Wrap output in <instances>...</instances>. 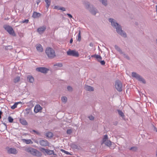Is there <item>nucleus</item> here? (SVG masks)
Instances as JSON below:
<instances>
[{
    "mask_svg": "<svg viewBox=\"0 0 157 157\" xmlns=\"http://www.w3.org/2000/svg\"><path fill=\"white\" fill-rule=\"evenodd\" d=\"M90 46L91 47H93V44L92 43H90Z\"/></svg>",
    "mask_w": 157,
    "mask_h": 157,
    "instance_id": "6e6d98bb",
    "label": "nucleus"
},
{
    "mask_svg": "<svg viewBox=\"0 0 157 157\" xmlns=\"http://www.w3.org/2000/svg\"><path fill=\"white\" fill-rule=\"evenodd\" d=\"M132 75L133 77L135 78L139 81L142 82L144 84L146 83V82L145 79L138 74L133 72H132Z\"/></svg>",
    "mask_w": 157,
    "mask_h": 157,
    "instance_id": "20e7f679",
    "label": "nucleus"
},
{
    "mask_svg": "<svg viewBox=\"0 0 157 157\" xmlns=\"http://www.w3.org/2000/svg\"><path fill=\"white\" fill-rule=\"evenodd\" d=\"M59 9L63 11H65L66 10L65 8L63 7H60Z\"/></svg>",
    "mask_w": 157,
    "mask_h": 157,
    "instance_id": "09e8293b",
    "label": "nucleus"
},
{
    "mask_svg": "<svg viewBox=\"0 0 157 157\" xmlns=\"http://www.w3.org/2000/svg\"><path fill=\"white\" fill-rule=\"evenodd\" d=\"M114 47L115 49L118 51L120 54H121L123 53V52L122 51L121 49L117 45H115L114 46Z\"/></svg>",
    "mask_w": 157,
    "mask_h": 157,
    "instance_id": "b1692460",
    "label": "nucleus"
},
{
    "mask_svg": "<svg viewBox=\"0 0 157 157\" xmlns=\"http://www.w3.org/2000/svg\"><path fill=\"white\" fill-rule=\"evenodd\" d=\"M67 54L69 56H71L76 57H78L79 56V54L78 52L76 51V50H71L69 49L68 50L67 52Z\"/></svg>",
    "mask_w": 157,
    "mask_h": 157,
    "instance_id": "423d86ee",
    "label": "nucleus"
},
{
    "mask_svg": "<svg viewBox=\"0 0 157 157\" xmlns=\"http://www.w3.org/2000/svg\"><path fill=\"white\" fill-rule=\"evenodd\" d=\"M31 110V109L30 108H27L25 109V111L26 113H25V116H27L28 114H29Z\"/></svg>",
    "mask_w": 157,
    "mask_h": 157,
    "instance_id": "7c9ffc66",
    "label": "nucleus"
},
{
    "mask_svg": "<svg viewBox=\"0 0 157 157\" xmlns=\"http://www.w3.org/2000/svg\"><path fill=\"white\" fill-rule=\"evenodd\" d=\"M73 39L72 38L70 40V44H72V42H73Z\"/></svg>",
    "mask_w": 157,
    "mask_h": 157,
    "instance_id": "603ef678",
    "label": "nucleus"
},
{
    "mask_svg": "<svg viewBox=\"0 0 157 157\" xmlns=\"http://www.w3.org/2000/svg\"><path fill=\"white\" fill-rule=\"evenodd\" d=\"M22 140L23 142L27 144H32L33 143V141L30 139L26 140L25 139H23Z\"/></svg>",
    "mask_w": 157,
    "mask_h": 157,
    "instance_id": "6ab92c4d",
    "label": "nucleus"
},
{
    "mask_svg": "<svg viewBox=\"0 0 157 157\" xmlns=\"http://www.w3.org/2000/svg\"><path fill=\"white\" fill-rule=\"evenodd\" d=\"M53 133L50 132L47 133L46 134V136L48 138H51L53 136Z\"/></svg>",
    "mask_w": 157,
    "mask_h": 157,
    "instance_id": "cd10ccee",
    "label": "nucleus"
},
{
    "mask_svg": "<svg viewBox=\"0 0 157 157\" xmlns=\"http://www.w3.org/2000/svg\"><path fill=\"white\" fill-rule=\"evenodd\" d=\"M54 66H58L59 67H61L63 66V64L62 63H59L55 64Z\"/></svg>",
    "mask_w": 157,
    "mask_h": 157,
    "instance_id": "4c0bfd02",
    "label": "nucleus"
},
{
    "mask_svg": "<svg viewBox=\"0 0 157 157\" xmlns=\"http://www.w3.org/2000/svg\"><path fill=\"white\" fill-rule=\"evenodd\" d=\"M84 89L86 90L90 91H93L94 90V88L93 87L86 85L85 86Z\"/></svg>",
    "mask_w": 157,
    "mask_h": 157,
    "instance_id": "dca6fc26",
    "label": "nucleus"
},
{
    "mask_svg": "<svg viewBox=\"0 0 157 157\" xmlns=\"http://www.w3.org/2000/svg\"><path fill=\"white\" fill-rule=\"evenodd\" d=\"M67 15L70 18H73L74 19V18L73 17L72 15L70 13H67Z\"/></svg>",
    "mask_w": 157,
    "mask_h": 157,
    "instance_id": "49530a36",
    "label": "nucleus"
},
{
    "mask_svg": "<svg viewBox=\"0 0 157 157\" xmlns=\"http://www.w3.org/2000/svg\"><path fill=\"white\" fill-rule=\"evenodd\" d=\"M28 80L30 83H33L34 81L33 77L31 75H28L27 77Z\"/></svg>",
    "mask_w": 157,
    "mask_h": 157,
    "instance_id": "4be33fe9",
    "label": "nucleus"
},
{
    "mask_svg": "<svg viewBox=\"0 0 157 157\" xmlns=\"http://www.w3.org/2000/svg\"><path fill=\"white\" fill-rule=\"evenodd\" d=\"M46 27L45 26H43L39 28L37 31L40 34L43 33L46 29Z\"/></svg>",
    "mask_w": 157,
    "mask_h": 157,
    "instance_id": "2eb2a0df",
    "label": "nucleus"
},
{
    "mask_svg": "<svg viewBox=\"0 0 157 157\" xmlns=\"http://www.w3.org/2000/svg\"><path fill=\"white\" fill-rule=\"evenodd\" d=\"M42 109V108L39 105H36L34 108V111L36 113L39 112Z\"/></svg>",
    "mask_w": 157,
    "mask_h": 157,
    "instance_id": "4468645a",
    "label": "nucleus"
},
{
    "mask_svg": "<svg viewBox=\"0 0 157 157\" xmlns=\"http://www.w3.org/2000/svg\"><path fill=\"white\" fill-rule=\"evenodd\" d=\"M89 119L91 120H93L94 119V117L92 115H91L88 117Z\"/></svg>",
    "mask_w": 157,
    "mask_h": 157,
    "instance_id": "c03bdc74",
    "label": "nucleus"
},
{
    "mask_svg": "<svg viewBox=\"0 0 157 157\" xmlns=\"http://www.w3.org/2000/svg\"><path fill=\"white\" fill-rule=\"evenodd\" d=\"M45 2L46 3V8L48 9L49 7V6L50 5L51 1V0H44Z\"/></svg>",
    "mask_w": 157,
    "mask_h": 157,
    "instance_id": "a878e982",
    "label": "nucleus"
},
{
    "mask_svg": "<svg viewBox=\"0 0 157 157\" xmlns=\"http://www.w3.org/2000/svg\"><path fill=\"white\" fill-rule=\"evenodd\" d=\"M129 150L135 152L137 150V148L136 147H133L129 148Z\"/></svg>",
    "mask_w": 157,
    "mask_h": 157,
    "instance_id": "473e14b6",
    "label": "nucleus"
},
{
    "mask_svg": "<svg viewBox=\"0 0 157 157\" xmlns=\"http://www.w3.org/2000/svg\"><path fill=\"white\" fill-rule=\"evenodd\" d=\"M25 151L27 152L30 153L33 155L37 156H41L42 155L41 153L37 150L30 147L25 149Z\"/></svg>",
    "mask_w": 157,
    "mask_h": 157,
    "instance_id": "7ed1b4c3",
    "label": "nucleus"
},
{
    "mask_svg": "<svg viewBox=\"0 0 157 157\" xmlns=\"http://www.w3.org/2000/svg\"><path fill=\"white\" fill-rule=\"evenodd\" d=\"M40 0H38L37 1V5H38L39 3L40 2Z\"/></svg>",
    "mask_w": 157,
    "mask_h": 157,
    "instance_id": "4d7b16f0",
    "label": "nucleus"
},
{
    "mask_svg": "<svg viewBox=\"0 0 157 157\" xmlns=\"http://www.w3.org/2000/svg\"><path fill=\"white\" fill-rule=\"evenodd\" d=\"M45 53L48 57L50 59L54 58L56 56L54 50L50 47L46 48L45 50Z\"/></svg>",
    "mask_w": 157,
    "mask_h": 157,
    "instance_id": "f03ea898",
    "label": "nucleus"
},
{
    "mask_svg": "<svg viewBox=\"0 0 157 157\" xmlns=\"http://www.w3.org/2000/svg\"><path fill=\"white\" fill-rule=\"evenodd\" d=\"M6 149L7 152L9 154L16 155L18 151L15 148L8 147L6 148Z\"/></svg>",
    "mask_w": 157,
    "mask_h": 157,
    "instance_id": "1a4fd4ad",
    "label": "nucleus"
},
{
    "mask_svg": "<svg viewBox=\"0 0 157 157\" xmlns=\"http://www.w3.org/2000/svg\"><path fill=\"white\" fill-rule=\"evenodd\" d=\"M101 59H99V61L101 65H104L105 64V62L104 60H101Z\"/></svg>",
    "mask_w": 157,
    "mask_h": 157,
    "instance_id": "79ce46f5",
    "label": "nucleus"
},
{
    "mask_svg": "<svg viewBox=\"0 0 157 157\" xmlns=\"http://www.w3.org/2000/svg\"><path fill=\"white\" fill-rule=\"evenodd\" d=\"M4 28L10 35L14 36H16V34L11 26L7 25H5L4 26Z\"/></svg>",
    "mask_w": 157,
    "mask_h": 157,
    "instance_id": "39448f33",
    "label": "nucleus"
},
{
    "mask_svg": "<svg viewBox=\"0 0 157 157\" xmlns=\"http://www.w3.org/2000/svg\"><path fill=\"white\" fill-rule=\"evenodd\" d=\"M122 83L119 80H116L115 82V86L117 90L120 92L122 91Z\"/></svg>",
    "mask_w": 157,
    "mask_h": 157,
    "instance_id": "0eeeda50",
    "label": "nucleus"
},
{
    "mask_svg": "<svg viewBox=\"0 0 157 157\" xmlns=\"http://www.w3.org/2000/svg\"><path fill=\"white\" fill-rule=\"evenodd\" d=\"M35 142L37 143V144H38V142L37 141H35Z\"/></svg>",
    "mask_w": 157,
    "mask_h": 157,
    "instance_id": "680f3d73",
    "label": "nucleus"
},
{
    "mask_svg": "<svg viewBox=\"0 0 157 157\" xmlns=\"http://www.w3.org/2000/svg\"><path fill=\"white\" fill-rule=\"evenodd\" d=\"M52 154H53L54 155H57L56 154L54 153V151H53V153H52Z\"/></svg>",
    "mask_w": 157,
    "mask_h": 157,
    "instance_id": "bf43d9fd",
    "label": "nucleus"
},
{
    "mask_svg": "<svg viewBox=\"0 0 157 157\" xmlns=\"http://www.w3.org/2000/svg\"><path fill=\"white\" fill-rule=\"evenodd\" d=\"M53 153V150H52L49 149H48V151L47 152V154L48 155H52Z\"/></svg>",
    "mask_w": 157,
    "mask_h": 157,
    "instance_id": "c9c22d12",
    "label": "nucleus"
},
{
    "mask_svg": "<svg viewBox=\"0 0 157 157\" xmlns=\"http://www.w3.org/2000/svg\"><path fill=\"white\" fill-rule=\"evenodd\" d=\"M60 7H59L58 6H56L54 7V9H56L60 10L59 9Z\"/></svg>",
    "mask_w": 157,
    "mask_h": 157,
    "instance_id": "8fccbe9b",
    "label": "nucleus"
},
{
    "mask_svg": "<svg viewBox=\"0 0 157 157\" xmlns=\"http://www.w3.org/2000/svg\"><path fill=\"white\" fill-rule=\"evenodd\" d=\"M83 4L84 5L85 8L88 10L90 8L91 5H92L90 4V2L87 1H84Z\"/></svg>",
    "mask_w": 157,
    "mask_h": 157,
    "instance_id": "ddd939ff",
    "label": "nucleus"
},
{
    "mask_svg": "<svg viewBox=\"0 0 157 157\" xmlns=\"http://www.w3.org/2000/svg\"><path fill=\"white\" fill-rule=\"evenodd\" d=\"M121 54H122L124 57L127 59L129 60L130 59V58L129 56L125 54L123 52V53H122Z\"/></svg>",
    "mask_w": 157,
    "mask_h": 157,
    "instance_id": "f704fd0d",
    "label": "nucleus"
},
{
    "mask_svg": "<svg viewBox=\"0 0 157 157\" xmlns=\"http://www.w3.org/2000/svg\"><path fill=\"white\" fill-rule=\"evenodd\" d=\"M36 70L38 72H40L43 73H46L49 71L48 69L44 67H37L36 68Z\"/></svg>",
    "mask_w": 157,
    "mask_h": 157,
    "instance_id": "9d476101",
    "label": "nucleus"
},
{
    "mask_svg": "<svg viewBox=\"0 0 157 157\" xmlns=\"http://www.w3.org/2000/svg\"><path fill=\"white\" fill-rule=\"evenodd\" d=\"M2 113V112L1 111H0V119L1 118V115Z\"/></svg>",
    "mask_w": 157,
    "mask_h": 157,
    "instance_id": "5fc2aeb1",
    "label": "nucleus"
},
{
    "mask_svg": "<svg viewBox=\"0 0 157 157\" xmlns=\"http://www.w3.org/2000/svg\"><path fill=\"white\" fill-rule=\"evenodd\" d=\"M100 2H101L102 4L105 6H106L107 5V0H101L99 1Z\"/></svg>",
    "mask_w": 157,
    "mask_h": 157,
    "instance_id": "c85d7f7f",
    "label": "nucleus"
},
{
    "mask_svg": "<svg viewBox=\"0 0 157 157\" xmlns=\"http://www.w3.org/2000/svg\"><path fill=\"white\" fill-rule=\"evenodd\" d=\"M88 10L92 14L94 15L98 12L97 9L94 7L93 5H91L90 8Z\"/></svg>",
    "mask_w": 157,
    "mask_h": 157,
    "instance_id": "f8f14e48",
    "label": "nucleus"
},
{
    "mask_svg": "<svg viewBox=\"0 0 157 157\" xmlns=\"http://www.w3.org/2000/svg\"><path fill=\"white\" fill-rule=\"evenodd\" d=\"M75 147H77V146L76 145H75Z\"/></svg>",
    "mask_w": 157,
    "mask_h": 157,
    "instance_id": "e2e57ef3",
    "label": "nucleus"
},
{
    "mask_svg": "<svg viewBox=\"0 0 157 157\" xmlns=\"http://www.w3.org/2000/svg\"><path fill=\"white\" fill-rule=\"evenodd\" d=\"M40 150L45 154L46 153L47 154V151H48V149L42 147H40Z\"/></svg>",
    "mask_w": 157,
    "mask_h": 157,
    "instance_id": "393cba45",
    "label": "nucleus"
},
{
    "mask_svg": "<svg viewBox=\"0 0 157 157\" xmlns=\"http://www.w3.org/2000/svg\"><path fill=\"white\" fill-rule=\"evenodd\" d=\"M2 122L4 125V129H6L7 127L6 124L5 123L3 122V121H2Z\"/></svg>",
    "mask_w": 157,
    "mask_h": 157,
    "instance_id": "a18cd8bd",
    "label": "nucleus"
},
{
    "mask_svg": "<svg viewBox=\"0 0 157 157\" xmlns=\"http://www.w3.org/2000/svg\"><path fill=\"white\" fill-rule=\"evenodd\" d=\"M13 48L12 46L10 45H8L5 47V49L6 50L8 49H11Z\"/></svg>",
    "mask_w": 157,
    "mask_h": 157,
    "instance_id": "58836bf2",
    "label": "nucleus"
},
{
    "mask_svg": "<svg viewBox=\"0 0 157 157\" xmlns=\"http://www.w3.org/2000/svg\"><path fill=\"white\" fill-rule=\"evenodd\" d=\"M39 144L40 145L44 147L49 146V142L45 139L40 140Z\"/></svg>",
    "mask_w": 157,
    "mask_h": 157,
    "instance_id": "9b49d317",
    "label": "nucleus"
},
{
    "mask_svg": "<svg viewBox=\"0 0 157 157\" xmlns=\"http://www.w3.org/2000/svg\"><path fill=\"white\" fill-rule=\"evenodd\" d=\"M61 99L62 100V101L65 103H66V102L67 101V98L65 97V96H63L61 97Z\"/></svg>",
    "mask_w": 157,
    "mask_h": 157,
    "instance_id": "c756f323",
    "label": "nucleus"
},
{
    "mask_svg": "<svg viewBox=\"0 0 157 157\" xmlns=\"http://www.w3.org/2000/svg\"><path fill=\"white\" fill-rule=\"evenodd\" d=\"M91 57L95 58L98 61H99V59H102V57L96 54L92 55Z\"/></svg>",
    "mask_w": 157,
    "mask_h": 157,
    "instance_id": "f3484780",
    "label": "nucleus"
},
{
    "mask_svg": "<svg viewBox=\"0 0 157 157\" xmlns=\"http://www.w3.org/2000/svg\"><path fill=\"white\" fill-rule=\"evenodd\" d=\"M67 89L68 91H72L73 90L72 88L70 86H67Z\"/></svg>",
    "mask_w": 157,
    "mask_h": 157,
    "instance_id": "a19ab883",
    "label": "nucleus"
},
{
    "mask_svg": "<svg viewBox=\"0 0 157 157\" xmlns=\"http://www.w3.org/2000/svg\"><path fill=\"white\" fill-rule=\"evenodd\" d=\"M40 16L41 14L40 13H38L36 12H34L33 13L32 16L33 18H36L40 17Z\"/></svg>",
    "mask_w": 157,
    "mask_h": 157,
    "instance_id": "412c9836",
    "label": "nucleus"
},
{
    "mask_svg": "<svg viewBox=\"0 0 157 157\" xmlns=\"http://www.w3.org/2000/svg\"><path fill=\"white\" fill-rule=\"evenodd\" d=\"M60 151H62V152H64V153H65V152L66 151L64 150L63 149H60Z\"/></svg>",
    "mask_w": 157,
    "mask_h": 157,
    "instance_id": "864d4df0",
    "label": "nucleus"
},
{
    "mask_svg": "<svg viewBox=\"0 0 157 157\" xmlns=\"http://www.w3.org/2000/svg\"><path fill=\"white\" fill-rule=\"evenodd\" d=\"M102 143L109 147L111 145V142L110 140H108V138L107 135H106L104 136L102 139Z\"/></svg>",
    "mask_w": 157,
    "mask_h": 157,
    "instance_id": "6e6552de",
    "label": "nucleus"
},
{
    "mask_svg": "<svg viewBox=\"0 0 157 157\" xmlns=\"http://www.w3.org/2000/svg\"><path fill=\"white\" fill-rule=\"evenodd\" d=\"M29 21V20L25 19V20H24V21H23L22 22L23 23H28Z\"/></svg>",
    "mask_w": 157,
    "mask_h": 157,
    "instance_id": "de8ad7c7",
    "label": "nucleus"
},
{
    "mask_svg": "<svg viewBox=\"0 0 157 157\" xmlns=\"http://www.w3.org/2000/svg\"><path fill=\"white\" fill-rule=\"evenodd\" d=\"M21 102H15L14 104L11 107V108L12 109H15L17 107V105L19 104H21Z\"/></svg>",
    "mask_w": 157,
    "mask_h": 157,
    "instance_id": "bb28decb",
    "label": "nucleus"
},
{
    "mask_svg": "<svg viewBox=\"0 0 157 157\" xmlns=\"http://www.w3.org/2000/svg\"><path fill=\"white\" fill-rule=\"evenodd\" d=\"M20 80V77L19 76H17L14 79V82L15 83H16L19 82Z\"/></svg>",
    "mask_w": 157,
    "mask_h": 157,
    "instance_id": "2f4dec72",
    "label": "nucleus"
},
{
    "mask_svg": "<svg viewBox=\"0 0 157 157\" xmlns=\"http://www.w3.org/2000/svg\"><path fill=\"white\" fill-rule=\"evenodd\" d=\"M72 132V130L71 129H69L67 130V134H70Z\"/></svg>",
    "mask_w": 157,
    "mask_h": 157,
    "instance_id": "37998d69",
    "label": "nucleus"
},
{
    "mask_svg": "<svg viewBox=\"0 0 157 157\" xmlns=\"http://www.w3.org/2000/svg\"><path fill=\"white\" fill-rule=\"evenodd\" d=\"M19 121L23 125H26L28 124L24 118L20 119Z\"/></svg>",
    "mask_w": 157,
    "mask_h": 157,
    "instance_id": "aec40b11",
    "label": "nucleus"
},
{
    "mask_svg": "<svg viewBox=\"0 0 157 157\" xmlns=\"http://www.w3.org/2000/svg\"><path fill=\"white\" fill-rule=\"evenodd\" d=\"M117 111L119 115L123 119H124L125 116L123 112L119 109H118Z\"/></svg>",
    "mask_w": 157,
    "mask_h": 157,
    "instance_id": "5701e85b",
    "label": "nucleus"
},
{
    "mask_svg": "<svg viewBox=\"0 0 157 157\" xmlns=\"http://www.w3.org/2000/svg\"><path fill=\"white\" fill-rule=\"evenodd\" d=\"M81 31L79 30V31L78 33V41H80L81 40Z\"/></svg>",
    "mask_w": 157,
    "mask_h": 157,
    "instance_id": "72a5a7b5",
    "label": "nucleus"
},
{
    "mask_svg": "<svg viewBox=\"0 0 157 157\" xmlns=\"http://www.w3.org/2000/svg\"><path fill=\"white\" fill-rule=\"evenodd\" d=\"M117 122H116L115 123V124H114L116 125H117Z\"/></svg>",
    "mask_w": 157,
    "mask_h": 157,
    "instance_id": "052dcab7",
    "label": "nucleus"
},
{
    "mask_svg": "<svg viewBox=\"0 0 157 157\" xmlns=\"http://www.w3.org/2000/svg\"><path fill=\"white\" fill-rule=\"evenodd\" d=\"M32 131H33V132H35L36 135H39V136L40 135V133L37 131H36L35 130H33V129L32 130Z\"/></svg>",
    "mask_w": 157,
    "mask_h": 157,
    "instance_id": "ea45409f",
    "label": "nucleus"
},
{
    "mask_svg": "<svg viewBox=\"0 0 157 157\" xmlns=\"http://www.w3.org/2000/svg\"><path fill=\"white\" fill-rule=\"evenodd\" d=\"M109 21L111 23L112 26L116 29L117 33L124 38L127 37V36L126 33L122 29L121 25L116 22L115 20L112 18H110L109 19Z\"/></svg>",
    "mask_w": 157,
    "mask_h": 157,
    "instance_id": "f257e3e1",
    "label": "nucleus"
},
{
    "mask_svg": "<svg viewBox=\"0 0 157 157\" xmlns=\"http://www.w3.org/2000/svg\"><path fill=\"white\" fill-rule=\"evenodd\" d=\"M154 130L156 131L157 132V129L156 128H154Z\"/></svg>",
    "mask_w": 157,
    "mask_h": 157,
    "instance_id": "13d9d810",
    "label": "nucleus"
},
{
    "mask_svg": "<svg viewBox=\"0 0 157 157\" xmlns=\"http://www.w3.org/2000/svg\"><path fill=\"white\" fill-rule=\"evenodd\" d=\"M65 154H66L67 155H71V154L70 153H69V152H67V151H66L65 152Z\"/></svg>",
    "mask_w": 157,
    "mask_h": 157,
    "instance_id": "3c124183",
    "label": "nucleus"
},
{
    "mask_svg": "<svg viewBox=\"0 0 157 157\" xmlns=\"http://www.w3.org/2000/svg\"><path fill=\"white\" fill-rule=\"evenodd\" d=\"M37 50L40 52H42L43 51V48L42 45L40 44H38L37 45L36 47Z\"/></svg>",
    "mask_w": 157,
    "mask_h": 157,
    "instance_id": "a211bd4d",
    "label": "nucleus"
},
{
    "mask_svg": "<svg viewBox=\"0 0 157 157\" xmlns=\"http://www.w3.org/2000/svg\"><path fill=\"white\" fill-rule=\"evenodd\" d=\"M8 120L10 123H12L13 122V119L11 116H9L8 117Z\"/></svg>",
    "mask_w": 157,
    "mask_h": 157,
    "instance_id": "e433bc0d",
    "label": "nucleus"
}]
</instances>
